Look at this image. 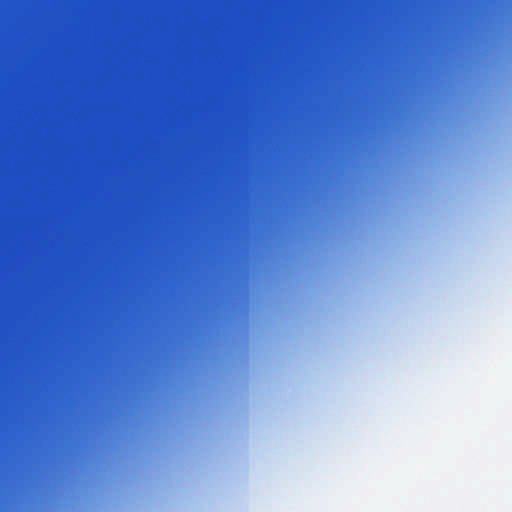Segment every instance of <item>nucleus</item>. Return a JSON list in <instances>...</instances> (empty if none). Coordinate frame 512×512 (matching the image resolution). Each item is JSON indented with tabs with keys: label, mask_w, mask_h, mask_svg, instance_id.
Wrapping results in <instances>:
<instances>
[{
	"label": "nucleus",
	"mask_w": 512,
	"mask_h": 512,
	"mask_svg": "<svg viewBox=\"0 0 512 512\" xmlns=\"http://www.w3.org/2000/svg\"><path fill=\"white\" fill-rule=\"evenodd\" d=\"M260 55V42L258 41V56ZM261 96H441L440 94H418V93H267L260 88V76L258 75V97Z\"/></svg>",
	"instance_id": "obj_2"
},
{
	"label": "nucleus",
	"mask_w": 512,
	"mask_h": 512,
	"mask_svg": "<svg viewBox=\"0 0 512 512\" xmlns=\"http://www.w3.org/2000/svg\"><path fill=\"white\" fill-rule=\"evenodd\" d=\"M445 98H257L258 108L274 104H368L444 100Z\"/></svg>",
	"instance_id": "obj_1"
},
{
	"label": "nucleus",
	"mask_w": 512,
	"mask_h": 512,
	"mask_svg": "<svg viewBox=\"0 0 512 512\" xmlns=\"http://www.w3.org/2000/svg\"><path fill=\"white\" fill-rule=\"evenodd\" d=\"M269 122H271V126L277 130H288L290 127L289 111L281 110L272 112Z\"/></svg>",
	"instance_id": "obj_3"
}]
</instances>
